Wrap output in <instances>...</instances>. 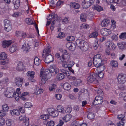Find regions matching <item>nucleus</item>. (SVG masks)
<instances>
[{"instance_id": "obj_1", "label": "nucleus", "mask_w": 126, "mask_h": 126, "mask_svg": "<svg viewBox=\"0 0 126 126\" xmlns=\"http://www.w3.org/2000/svg\"><path fill=\"white\" fill-rule=\"evenodd\" d=\"M76 43L77 46L82 50L85 51L88 50V45L84 40L81 39L77 40L76 41Z\"/></svg>"}, {"instance_id": "obj_2", "label": "nucleus", "mask_w": 126, "mask_h": 126, "mask_svg": "<svg viewBox=\"0 0 126 126\" xmlns=\"http://www.w3.org/2000/svg\"><path fill=\"white\" fill-rule=\"evenodd\" d=\"M40 75V77L42 76L46 77H48L49 79L51 77V75L49 69H47L44 71L42 68L41 70Z\"/></svg>"}, {"instance_id": "obj_3", "label": "nucleus", "mask_w": 126, "mask_h": 126, "mask_svg": "<svg viewBox=\"0 0 126 126\" xmlns=\"http://www.w3.org/2000/svg\"><path fill=\"white\" fill-rule=\"evenodd\" d=\"M94 0H84L82 3V7L83 8H86L89 7L94 3Z\"/></svg>"}, {"instance_id": "obj_4", "label": "nucleus", "mask_w": 126, "mask_h": 126, "mask_svg": "<svg viewBox=\"0 0 126 126\" xmlns=\"http://www.w3.org/2000/svg\"><path fill=\"white\" fill-rule=\"evenodd\" d=\"M118 82L120 84H123L126 81V75L125 74H119L117 76Z\"/></svg>"}, {"instance_id": "obj_5", "label": "nucleus", "mask_w": 126, "mask_h": 126, "mask_svg": "<svg viewBox=\"0 0 126 126\" xmlns=\"http://www.w3.org/2000/svg\"><path fill=\"white\" fill-rule=\"evenodd\" d=\"M103 100V98L101 96H97L95 97V100L93 102V103L94 105H97L101 104Z\"/></svg>"}, {"instance_id": "obj_6", "label": "nucleus", "mask_w": 126, "mask_h": 126, "mask_svg": "<svg viewBox=\"0 0 126 126\" xmlns=\"http://www.w3.org/2000/svg\"><path fill=\"white\" fill-rule=\"evenodd\" d=\"M25 21L26 23L29 25L33 24L36 29L38 34V35L39 34V31L37 27V26L35 22H34L32 20L29 18H26L25 19Z\"/></svg>"}, {"instance_id": "obj_7", "label": "nucleus", "mask_w": 126, "mask_h": 126, "mask_svg": "<svg viewBox=\"0 0 126 126\" xmlns=\"http://www.w3.org/2000/svg\"><path fill=\"white\" fill-rule=\"evenodd\" d=\"M7 55L5 53L3 52L0 54V60H4L0 62V64L1 65H4L8 62V61H6L5 60L7 57Z\"/></svg>"}, {"instance_id": "obj_8", "label": "nucleus", "mask_w": 126, "mask_h": 126, "mask_svg": "<svg viewBox=\"0 0 126 126\" xmlns=\"http://www.w3.org/2000/svg\"><path fill=\"white\" fill-rule=\"evenodd\" d=\"M70 58L69 56L67 54L66 50L65 51L64 54L61 56L60 59L61 61L66 62L68 61L69 58Z\"/></svg>"}, {"instance_id": "obj_9", "label": "nucleus", "mask_w": 126, "mask_h": 126, "mask_svg": "<svg viewBox=\"0 0 126 126\" xmlns=\"http://www.w3.org/2000/svg\"><path fill=\"white\" fill-rule=\"evenodd\" d=\"M30 45H29V44L27 42H25L22 45V49L24 51H25L26 53H27L29 51V50L31 48L30 47Z\"/></svg>"}, {"instance_id": "obj_10", "label": "nucleus", "mask_w": 126, "mask_h": 126, "mask_svg": "<svg viewBox=\"0 0 126 126\" xmlns=\"http://www.w3.org/2000/svg\"><path fill=\"white\" fill-rule=\"evenodd\" d=\"M106 47L111 50H114L116 48L115 46L113 43L109 41H107L106 43Z\"/></svg>"}, {"instance_id": "obj_11", "label": "nucleus", "mask_w": 126, "mask_h": 126, "mask_svg": "<svg viewBox=\"0 0 126 126\" xmlns=\"http://www.w3.org/2000/svg\"><path fill=\"white\" fill-rule=\"evenodd\" d=\"M23 81V79L20 77H16V78L15 81L16 85L20 87L22 86Z\"/></svg>"}, {"instance_id": "obj_12", "label": "nucleus", "mask_w": 126, "mask_h": 126, "mask_svg": "<svg viewBox=\"0 0 126 126\" xmlns=\"http://www.w3.org/2000/svg\"><path fill=\"white\" fill-rule=\"evenodd\" d=\"M96 75H97L96 73L93 74H90L87 79L88 81L90 82H92L95 80L96 79Z\"/></svg>"}, {"instance_id": "obj_13", "label": "nucleus", "mask_w": 126, "mask_h": 126, "mask_svg": "<svg viewBox=\"0 0 126 126\" xmlns=\"http://www.w3.org/2000/svg\"><path fill=\"white\" fill-rule=\"evenodd\" d=\"M101 33L103 36H106L110 34L111 32L110 30L105 28L101 30Z\"/></svg>"}, {"instance_id": "obj_14", "label": "nucleus", "mask_w": 126, "mask_h": 126, "mask_svg": "<svg viewBox=\"0 0 126 126\" xmlns=\"http://www.w3.org/2000/svg\"><path fill=\"white\" fill-rule=\"evenodd\" d=\"M49 69L50 73H53L54 75H56L59 72V69L57 68L55 65H52L50 67Z\"/></svg>"}, {"instance_id": "obj_15", "label": "nucleus", "mask_w": 126, "mask_h": 126, "mask_svg": "<svg viewBox=\"0 0 126 126\" xmlns=\"http://www.w3.org/2000/svg\"><path fill=\"white\" fill-rule=\"evenodd\" d=\"M53 61V58L52 55L49 54L47 55L45 58V62L46 63H49Z\"/></svg>"}, {"instance_id": "obj_16", "label": "nucleus", "mask_w": 126, "mask_h": 126, "mask_svg": "<svg viewBox=\"0 0 126 126\" xmlns=\"http://www.w3.org/2000/svg\"><path fill=\"white\" fill-rule=\"evenodd\" d=\"M66 47L68 48L70 50L73 51L75 49V44L73 43H68L66 44Z\"/></svg>"}, {"instance_id": "obj_17", "label": "nucleus", "mask_w": 126, "mask_h": 126, "mask_svg": "<svg viewBox=\"0 0 126 126\" xmlns=\"http://www.w3.org/2000/svg\"><path fill=\"white\" fill-rule=\"evenodd\" d=\"M16 68L17 70L21 71L25 69V67L23 65V63L19 62L17 63Z\"/></svg>"}, {"instance_id": "obj_18", "label": "nucleus", "mask_w": 126, "mask_h": 126, "mask_svg": "<svg viewBox=\"0 0 126 126\" xmlns=\"http://www.w3.org/2000/svg\"><path fill=\"white\" fill-rule=\"evenodd\" d=\"M93 59V63L95 66L97 68L102 63V60L101 59Z\"/></svg>"}, {"instance_id": "obj_19", "label": "nucleus", "mask_w": 126, "mask_h": 126, "mask_svg": "<svg viewBox=\"0 0 126 126\" xmlns=\"http://www.w3.org/2000/svg\"><path fill=\"white\" fill-rule=\"evenodd\" d=\"M35 75V72L33 71H29L27 73V75L29 77H30V78H29V80H32L31 81L32 82H33L34 80L32 79L34 77Z\"/></svg>"}, {"instance_id": "obj_20", "label": "nucleus", "mask_w": 126, "mask_h": 126, "mask_svg": "<svg viewBox=\"0 0 126 126\" xmlns=\"http://www.w3.org/2000/svg\"><path fill=\"white\" fill-rule=\"evenodd\" d=\"M12 43L11 40L4 41L2 43V47L3 48H5L9 46Z\"/></svg>"}, {"instance_id": "obj_21", "label": "nucleus", "mask_w": 126, "mask_h": 126, "mask_svg": "<svg viewBox=\"0 0 126 126\" xmlns=\"http://www.w3.org/2000/svg\"><path fill=\"white\" fill-rule=\"evenodd\" d=\"M18 49V47L15 44H13L9 48V50L11 53H13Z\"/></svg>"}, {"instance_id": "obj_22", "label": "nucleus", "mask_w": 126, "mask_h": 126, "mask_svg": "<svg viewBox=\"0 0 126 126\" xmlns=\"http://www.w3.org/2000/svg\"><path fill=\"white\" fill-rule=\"evenodd\" d=\"M110 22V20L108 19H104L102 21L101 25L103 27L107 26Z\"/></svg>"}, {"instance_id": "obj_23", "label": "nucleus", "mask_w": 126, "mask_h": 126, "mask_svg": "<svg viewBox=\"0 0 126 126\" xmlns=\"http://www.w3.org/2000/svg\"><path fill=\"white\" fill-rule=\"evenodd\" d=\"M50 49L51 47L49 46H47L44 50L43 55H45L47 56L49 54H50L51 51Z\"/></svg>"}, {"instance_id": "obj_24", "label": "nucleus", "mask_w": 126, "mask_h": 126, "mask_svg": "<svg viewBox=\"0 0 126 126\" xmlns=\"http://www.w3.org/2000/svg\"><path fill=\"white\" fill-rule=\"evenodd\" d=\"M70 4L71 7L76 9H78L80 7V5L79 4L74 2H71Z\"/></svg>"}, {"instance_id": "obj_25", "label": "nucleus", "mask_w": 126, "mask_h": 126, "mask_svg": "<svg viewBox=\"0 0 126 126\" xmlns=\"http://www.w3.org/2000/svg\"><path fill=\"white\" fill-rule=\"evenodd\" d=\"M92 8L93 9L96 10L98 12H100L103 10V8L102 7L97 4L93 5L92 6Z\"/></svg>"}, {"instance_id": "obj_26", "label": "nucleus", "mask_w": 126, "mask_h": 126, "mask_svg": "<svg viewBox=\"0 0 126 126\" xmlns=\"http://www.w3.org/2000/svg\"><path fill=\"white\" fill-rule=\"evenodd\" d=\"M15 8H18L20 6V0H13L12 1Z\"/></svg>"}, {"instance_id": "obj_27", "label": "nucleus", "mask_w": 126, "mask_h": 126, "mask_svg": "<svg viewBox=\"0 0 126 126\" xmlns=\"http://www.w3.org/2000/svg\"><path fill=\"white\" fill-rule=\"evenodd\" d=\"M64 89L67 91L69 90L71 88V86L68 83H64L63 85Z\"/></svg>"}, {"instance_id": "obj_28", "label": "nucleus", "mask_w": 126, "mask_h": 126, "mask_svg": "<svg viewBox=\"0 0 126 126\" xmlns=\"http://www.w3.org/2000/svg\"><path fill=\"white\" fill-rule=\"evenodd\" d=\"M10 112L11 115L12 116L14 115H19L20 114L19 111L17 109H15L11 110Z\"/></svg>"}, {"instance_id": "obj_29", "label": "nucleus", "mask_w": 126, "mask_h": 126, "mask_svg": "<svg viewBox=\"0 0 126 126\" xmlns=\"http://www.w3.org/2000/svg\"><path fill=\"white\" fill-rule=\"evenodd\" d=\"M87 15L84 13H82L80 16V19L81 21L83 22L86 21L87 17Z\"/></svg>"}, {"instance_id": "obj_30", "label": "nucleus", "mask_w": 126, "mask_h": 126, "mask_svg": "<svg viewBox=\"0 0 126 126\" xmlns=\"http://www.w3.org/2000/svg\"><path fill=\"white\" fill-rule=\"evenodd\" d=\"M71 117V116L70 114H67L63 117V120L66 122L70 120Z\"/></svg>"}, {"instance_id": "obj_31", "label": "nucleus", "mask_w": 126, "mask_h": 126, "mask_svg": "<svg viewBox=\"0 0 126 126\" xmlns=\"http://www.w3.org/2000/svg\"><path fill=\"white\" fill-rule=\"evenodd\" d=\"M60 71L62 73L66 76H69L70 75L71 72L69 71L64 69H60Z\"/></svg>"}, {"instance_id": "obj_32", "label": "nucleus", "mask_w": 126, "mask_h": 126, "mask_svg": "<svg viewBox=\"0 0 126 126\" xmlns=\"http://www.w3.org/2000/svg\"><path fill=\"white\" fill-rule=\"evenodd\" d=\"M64 78V75L63 74L60 73H58L56 76V79L59 80H60L63 79Z\"/></svg>"}, {"instance_id": "obj_33", "label": "nucleus", "mask_w": 126, "mask_h": 126, "mask_svg": "<svg viewBox=\"0 0 126 126\" xmlns=\"http://www.w3.org/2000/svg\"><path fill=\"white\" fill-rule=\"evenodd\" d=\"M7 90L4 93V94L6 96V97L8 98H12L13 97V92H8V91H7Z\"/></svg>"}, {"instance_id": "obj_34", "label": "nucleus", "mask_w": 126, "mask_h": 126, "mask_svg": "<svg viewBox=\"0 0 126 126\" xmlns=\"http://www.w3.org/2000/svg\"><path fill=\"white\" fill-rule=\"evenodd\" d=\"M117 45L119 48L121 49H123L126 45V43L125 42L119 43H117Z\"/></svg>"}, {"instance_id": "obj_35", "label": "nucleus", "mask_w": 126, "mask_h": 126, "mask_svg": "<svg viewBox=\"0 0 126 126\" xmlns=\"http://www.w3.org/2000/svg\"><path fill=\"white\" fill-rule=\"evenodd\" d=\"M34 62L35 65H38L41 63V60L38 58L36 57L34 59Z\"/></svg>"}, {"instance_id": "obj_36", "label": "nucleus", "mask_w": 126, "mask_h": 126, "mask_svg": "<svg viewBox=\"0 0 126 126\" xmlns=\"http://www.w3.org/2000/svg\"><path fill=\"white\" fill-rule=\"evenodd\" d=\"M56 87V85L55 84H50L49 86V90L50 91H55V89Z\"/></svg>"}, {"instance_id": "obj_37", "label": "nucleus", "mask_w": 126, "mask_h": 126, "mask_svg": "<svg viewBox=\"0 0 126 126\" xmlns=\"http://www.w3.org/2000/svg\"><path fill=\"white\" fill-rule=\"evenodd\" d=\"M57 110L59 112L63 113H65L63 107L61 105H58L57 108Z\"/></svg>"}, {"instance_id": "obj_38", "label": "nucleus", "mask_w": 126, "mask_h": 126, "mask_svg": "<svg viewBox=\"0 0 126 126\" xmlns=\"http://www.w3.org/2000/svg\"><path fill=\"white\" fill-rule=\"evenodd\" d=\"M87 117L89 119H93L94 117V113L91 112H89L88 114Z\"/></svg>"}, {"instance_id": "obj_39", "label": "nucleus", "mask_w": 126, "mask_h": 126, "mask_svg": "<svg viewBox=\"0 0 126 126\" xmlns=\"http://www.w3.org/2000/svg\"><path fill=\"white\" fill-rule=\"evenodd\" d=\"M97 68L99 70V72H102L104 70L105 68L104 65L102 63L99 67H97Z\"/></svg>"}, {"instance_id": "obj_40", "label": "nucleus", "mask_w": 126, "mask_h": 126, "mask_svg": "<svg viewBox=\"0 0 126 126\" xmlns=\"http://www.w3.org/2000/svg\"><path fill=\"white\" fill-rule=\"evenodd\" d=\"M98 35V32L97 31H95L94 32H93L90 35V38L94 37V38H96Z\"/></svg>"}, {"instance_id": "obj_41", "label": "nucleus", "mask_w": 126, "mask_h": 126, "mask_svg": "<svg viewBox=\"0 0 126 126\" xmlns=\"http://www.w3.org/2000/svg\"><path fill=\"white\" fill-rule=\"evenodd\" d=\"M41 76L42 77V79L41 81V83L42 84H45L46 81H47L48 79H49L48 77H46L42 76Z\"/></svg>"}, {"instance_id": "obj_42", "label": "nucleus", "mask_w": 126, "mask_h": 126, "mask_svg": "<svg viewBox=\"0 0 126 126\" xmlns=\"http://www.w3.org/2000/svg\"><path fill=\"white\" fill-rule=\"evenodd\" d=\"M3 110L7 112L9 109V107L8 105L7 104H4L2 106Z\"/></svg>"}, {"instance_id": "obj_43", "label": "nucleus", "mask_w": 126, "mask_h": 126, "mask_svg": "<svg viewBox=\"0 0 126 126\" xmlns=\"http://www.w3.org/2000/svg\"><path fill=\"white\" fill-rule=\"evenodd\" d=\"M13 97H14L16 100H18L19 98V93L17 92L13 93Z\"/></svg>"}, {"instance_id": "obj_44", "label": "nucleus", "mask_w": 126, "mask_h": 126, "mask_svg": "<svg viewBox=\"0 0 126 126\" xmlns=\"http://www.w3.org/2000/svg\"><path fill=\"white\" fill-rule=\"evenodd\" d=\"M58 115V111L55 110L51 114H50V115L53 117H56Z\"/></svg>"}, {"instance_id": "obj_45", "label": "nucleus", "mask_w": 126, "mask_h": 126, "mask_svg": "<svg viewBox=\"0 0 126 126\" xmlns=\"http://www.w3.org/2000/svg\"><path fill=\"white\" fill-rule=\"evenodd\" d=\"M110 64L113 67L115 68L117 67L118 66V64L117 61H112Z\"/></svg>"}, {"instance_id": "obj_46", "label": "nucleus", "mask_w": 126, "mask_h": 126, "mask_svg": "<svg viewBox=\"0 0 126 126\" xmlns=\"http://www.w3.org/2000/svg\"><path fill=\"white\" fill-rule=\"evenodd\" d=\"M4 119L1 117H0V126H3L5 124Z\"/></svg>"}, {"instance_id": "obj_47", "label": "nucleus", "mask_w": 126, "mask_h": 126, "mask_svg": "<svg viewBox=\"0 0 126 126\" xmlns=\"http://www.w3.org/2000/svg\"><path fill=\"white\" fill-rule=\"evenodd\" d=\"M49 115L48 114H44L41 115L40 116V118L41 119L46 120L49 118Z\"/></svg>"}, {"instance_id": "obj_48", "label": "nucleus", "mask_w": 126, "mask_h": 126, "mask_svg": "<svg viewBox=\"0 0 126 126\" xmlns=\"http://www.w3.org/2000/svg\"><path fill=\"white\" fill-rule=\"evenodd\" d=\"M119 38L122 39H126V33H122L119 36Z\"/></svg>"}, {"instance_id": "obj_49", "label": "nucleus", "mask_w": 126, "mask_h": 126, "mask_svg": "<svg viewBox=\"0 0 126 126\" xmlns=\"http://www.w3.org/2000/svg\"><path fill=\"white\" fill-rule=\"evenodd\" d=\"M104 74L102 72H99L98 74L97 73V75H96V77H99L100 78H101L103 77Z\"/></svg>"}, {"instance_id": "obj_50", "label": "nucleus", "mask_w": 126, "mask_h": 126, "mask_svg": "<svg viewBox=\"0 0 126 126\" xmlns=\"http://www.w3.org/2000/svg\"><path fill=\"white\" fill-rule=\"evenodd\" d=\"M82 81L80 79H78L75 82V84L76 86H80L81 85Z\"/></svg>"}, {"instance_id": "obj_51", "label": "nucleus", "mask_w": 126, "mask_h": 126, "mask_svg": "<svg viewBox=\"0 0 126 126\" xmlns=\"http://www.w3.org/2000/svg\"><path fill=\"white\" fill-rule=\"evenodd\" d=\"M70 19L69 17H65L64 18L62 19V22L63 23H67L69 21Z\"/></svg>"}, {"instance_id": "obj_52", "label": "nucleus", "mask_w": 126, "mask_h": 126, "mask_svg": "<svg viewBox=\"0 0 126 126\" xmlns=\"http://www.w3.org/2000/svg\"><path fill=\"white\" fill-rule=\"evenodd\" d=\"M32 106V104L30 102H27L25 104L24 107L26 108H28L31 107Z\"/></svg>"}, {"instance_id": "obj_53", "label": "nucleus", "mask_w": 126, "mask_h": 126, "mask_svg": "<svg viewBox=\"0 0 126 126\" xmlns=\"http://www.w3.org/2000/svg\"><path fill=\"white\" fill-rule=\"evenodd\" d=\"M54 122L51 120L47 122V126H54Z\"/></svg>"}, {"instance_id": "obj_54", "label": "nucleus", "mask_w": 126, "mask_h": 126, "mask_svg": "<svg viewBox=\"0 0 126 126\" xmlns=\"http://www.w3.org/2000/svg\"><path fill=\"white\" fill-rule=\"evenodd\" d=\"M26 117L24 115H22L20 116L19 117V119L20 121H24L26 119Z\"/></svg>"}, {"instance_id": "obj_55", "label": "nucleus", "mask_w": 126, "mask_h": 126, "mask_svg": "<svg viewBox=\"0 0 126 126\" xmlns=\"http://www.w3.org/2000/svg\"><path fill=\"white\" fill-rule=\"evenodd\" d=\"M66 39L67 41H72L75 40V38L73 36H69Z\"/></svg>"}, {"instance_id": "obj_56", "label": "nucleus", "mask_w": 126, "mask_h": 126, "mask_svg": "<svg viewBox=\"0 0 126 126\" xmlns=\"http://www.w3.org/2000/svg\"><path fill=\"white\" fill-rule=\"evenodd\" d=\"M72 108L70 107H67L65 110H64L65 113H70L72 110Z\"/></svg>"}, {"instance_id": "obj_57", "label": "nucleus", "mask_w": 126, "mask_h": 126, "mask_svg": "<svg viewBox=\"0 0 126 126\" xmlns=\"http://www.w3.org/2000/svg\"><path fill=\"white\" fill-rule=\"evenodd\" d=\"M4 26H7L8 25L10 24H11L10 21L7 19H5L4 21Z\"/></svg>"}, {"instance_id": "obj_58", "label": "nucleus", "mask_w": 126, "mask_h": 126, "mask_svg": "<svg viewBox=\"0 0 126 126\" xmlns=\"http://www.w3.org/2000/svg\"><path fill=\"white\" fill-rule=\"evenodd\" d=\"M98 40H96V41H95L94 44L93 45L94 48L95 49H96L99 46V45L98 43Z\"/></svg>"}, {"instance_id": "obj_59", "label": "nucleus", "mask_w": 126, "mask_h": 126, "mask_svg": "<svg viewBox=\"0 0 126 126\" xmlns=\"http://www.w3.org/2000/svg\"><path fill=\"white\" fill-rule=\"evenodd\" d=\"M6 112H7L4 111L3 110L0 111V117H4L6 115Z\"/></svg>"}, {"instance_id": "obj_60", "label": "nucleus", "mask_w": 126, "mask_h": 126, "mask_svg": "<svg viewBox=\"0 0 126 126\" xmlns=\"http://www.w3.org/2000/svg\"><path fill=\"white\" fill-rule=\"evenodd\" d=\"M54 109L53 108H49L47 109V111L49 114L50 115V114L53 112Z\"/></svg>"}, {"instance_id": "obj_61", "label": "nucleus", "mask_w": 126, "mask_h": 126, "mask_svg": "<svg viewBox=\"0 0 126 126\" xmlns=\"http://www.w3.org/2000/svg\"><path fill=\"white\" fill-rule=\"evenodd\" d=\"M53 17H54V19H56L57 20L59 21H60L61 20V18L60 17H58L57 15L54 14Z\"/></svg>"}, {"instance_id": "obj_62", "label": "nucleus", "mask_w": 126, "mask_h": 126, "mask_svg": "<svg viewBox=\"0 0 126 126\" xmlns=\"http://www.w3.org/2000/svg\"><path fill=\"white\" fill-rule=\"evenodd\" d=\"M64 33L63 32H60L59 34L57 36V37L58 38L62 39L63 37H64Z\"/></svg>"}, {"instance_id": "obj_63", "label": "nucleus", "mask_w": 126, "mask_h": 126, "mask_svg": "<svg viewBox=\"0 0 126 126\" xmlns=\"http://www.w3.org/2000/svg\"><path fill=\"white\" fill-rule=\"evenodd\" d=\"M6 122L7 125L8 126H10L12 124V122L11 120H7L6 121Z\"/></svg>"}, {"instance_id": "obj_64", "label": "nucleus", "mask_w": 126, "mask_h": 126, "mask_svg": "<svg viewBox=\"0 0 126 126\" xmlns=\"http://www.w3.org/2000/svg\"><path fill=\"white\" fill-rule=\"evenodd\" d=\"M124 123L122 121H120L117 124L118 126H124Z\"/></svg>"}]
</instances>
